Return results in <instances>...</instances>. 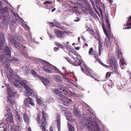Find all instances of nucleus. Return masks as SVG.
<instances>
[{
    "instance_id": "nucleus-1",
    "label": "nucleus",
    "mask_w": 131,
    "mask_h": 131,
    "mask_svg": "<svg viewBox=\"0 0 131 131\" xmlns=\"http://www.w3.org/2000/svg\"><path fill=\"white\" fill-rule=\"evenodd\" d=\"M84 2L86 6V7H82L81 8L83 12L85 15L89 14L91 15L94 18L97 17V16L96 14L94 11L88 1L87 0H84Z\"/></svg>"
},
{
    "instance_id": "nucleus-2",
    "label": "nucleus",
    "mask_w": 131,
    "mask_h": 131,
    "mask_svg": "<svg viewBox=\"0 0 131 131\" xmlns=\"http://www.w3.org/2000/svg\"><path fill=\"white\" fill-rule=\"evenodd\" d=\"M108 63L110 64L109 67L111 68L112 71V73H115L117 76L119 75V74L118 72L117 69V62L115 59L114 58H110L108 61Z\"/></svg>"
},
{
    "instance_id": "nucleus-3",
    "label": "nucleus",
    "mask_w": 131,
    "mask_h": 131,
    "mask_svg": "<svg viewBox=\"0 0 131 131\" xmlns=\"http://www.w3.org/2000/svg\"><path fill=\"white\" fill-rule=\"evenodd\" d=\"M108 63L110 64L109 67L111 68L112 71V73H115L117 76L119 75V74L118 72L117 69V62L115 59L114 58H110L108 61Z\"/></svg>"
},
{
    "instance_id": "nucleus-4",
    "label": "nucleus",
    "mask_w": 131,
    "mask_h": 131,
    "mask_svg": "<svg viewBox=\"0 0 131 131\" xmlns=\"http://www.w3.org/2000/svg\"><path fill=\"white\" fill-rule=\"evenodd\" d=\"M102 27L104 32L106 36L104 41V44H106L107 46H110L112 42V41H111V38H112L113 37L112 33L111 32L107 33V31L105 27V25L104 24H102Z\"/></svg>"
},
{
    "instance_id": "nucleus-5",
    "label": "nucleus",
    "mask_w": 131,
    "mask_h": 131,
    "mask_svg": "<svg viewBox=\"0 0 131 131\" xmlns=\"http://www.w3.org/2000/svg\"><path fill=\"white\" fill-rule=\"evenodd\" d=\"M43 66L42 68L45 71L48 73H51L52 72V69H53L57 71H59V69L56 67L52 66L49 62L45 60H43L42 62Z\"/></svg>"
},
{
    "instance_id": "nucleus-6",
    "label": "nucleus",
    "mask_w": 131,
    "mask_h": 131,
    "mask_svg": "<svg viewBox=\"0 0 131 131\" xmlns=\"http://www.w3.org/2000/svg\"><path fill=\"white\" fill-rule=\"evenodd\" d=\"M19 78L20 77L18 76L10 74L9 78V79L10 81H13V84L15 85L19 88L20 84V82L19 81L20 80Z\"/></svg>"
},
{
    "instance_id": "nucleus-7",
    "label": "nucleus",
    "mask_w": 131,
    "mask_h": 131,
    "mask_svg": "<svg viewBox=\"0 0 131 131\" xmlns=\"http://www.w3.org/2000/svg\"><path fill=\"white\" fill-rule=\"evenodd\" d=\"M7 90L8 91L7 102L8 103L13 105L15 103L14 99V96L12 94L10 89L9 86H7Z\"/></svg>"
},
{
    "instance_id": "nucleus-8",
    "label": "nucleus",
    "mask_w": 131,
    "mask_h": 131,
    "mask_svg": "<svg viewBox=\"0 0 131 131\" xmlns=\"http://www.w3.org/2000/svg\"><path fill=\"white\" fill-rule=\"evenodd\" d=\"M6 109L7 112V114L8 115L9 114L11 115L9 116L7 118L6 120V123L7 124H9L12 123L14 122V120L13 117V115H11V111L8 106H6Z\"/></svg>"
},
{
    "instance_id": "nucleus-9",
    "label": "nucleus",
    "mask_w": 131,
    "mask_h": 131,
    "mask_svg": "<svg viewBox=\"0 0 131 131\" xmlns=\"http://www.w3.org/2000/svg\"><path fill=\"white\" fill-rule=\"evenodd\" d=\"M67 92L66 88L62 86H60L59 88L55 90V92L59 95H62L63 94L66 95Z\"/></svg>"
},
{
    "instance_id": "nucleus-10",
    "label": "nucleus",
    "mask_w": 131,
    "mask_h": 131,
    "mask_svg": "<svg viewBox=\"0 0 131 131\" xmlns=\"http://www.w3.org/2000/svg\"><path fill=\"white\" fill-rule=\"evenodd\" d=\"M98 37L97 38L95 36V38L97 39V40H98V50H99V56H100L101 55V52H102L103 50V48L102 45L103 43L100 40V34L97 33V34Z\"/></svg>"
},
{
    "instance_id": "nucleus-11",
    "label": "nucleus",
    "mask_w": 131,
    "mask_h": 131,
    "mask_svg": "<svg viewBox=\"0 0 131 131\" xmlns=\"http://www.w3.org/2000/svg\"><path fill=\"white\" fill-rule=\"evenodd\" d=\"M24 104L27 107L29 106V104L34 106L35 104L32 99L30 97H27L24 100Z\"/></svg>"
},
{
    "instance_id": "nucleus-12",
    "label": "nucleus",
    "mask_w": 131,
    "mask_h": 131,
    "mask_svg": "<svg viewBox=\"0 0 131 131\" xmlns=\"http://www.w3.org/2000/svg\"><path fill=\"white\" fill-rule=\"evenodd\" d=\"M89 125L88 126V127L91 128V131H98L100 130V128L98 124H95V125H93V123H91L90 124L89 122Z\"/></svg>"
},
{
    "instance_id": "nucleus-13",
    "label": "nucleus",
    "mask_w": 131,
    "mask_h": 131,
    "mask_svg": "<svg viewBox=\"0 0 131 131\" xmlns=\"http://www.w3.org/2000/svg\"><path fill=\"white\" fill-rule=\"evenodd\" d=\"M0 9L1 10L0 13L1 15L3 17H6L8 13L9 9L7 7H5L2 9L1 8H0Z\"/></svg>"
},
{
    "instance_id": "nucleus-14",
    "label": "nucleus",
    "mask_w": 131,
    "mask_h": 131,
    "mask_svg": "<svg viewBox=\"0 0 131 131\" xmlns=\"http://www.w3.org/2000/svg\"><path fill=\"white\" fill-rule=\"evenodd\" d=\"M61 100L63 104L67 106H69L72 101L71 99H69L65 96L61 98Z\"/></svg>"
},
{
    "instance_id": "nucleus-15",
    "label": "nucleus",
    "mask_w": 131,
    "mask_h": 131,
    "mask_svg": "<svg viewBox=\"0 0 131 131\" xmlns=\"http://www.w3.org/2000/svg\"><path fill=\"white\" fill-rule=\"evenodd\" d=\"M26 91L25 95L27 96H33L34 95V93L33 90L29 87L26 89Z\"/></svg>"
},
{
    "instance_id": "nucleus-16",
    "label": "nucleus",
    "mask_w": 131,
    "mask_h": 131,
    "mask_svg": "<svg viewBox=\"0 0 131 131\" xmlns=\"http://www.w3.org/2000/svg\"><path fill=\"white\" fill-rule=\"evenodd\" d=\"M66 32L62 31L60 30H56L55 31V33L57 37L58 38H63L65 36Z\"/></svg>"
},
{
    "instance_id": "nucleus-17",
    "label": "nucleus",
    "mask_w": 131,
    "mask_h": 131,
    "mask_svg": "<svg viewBox=\"0 0 131 131\" xmlns=\"http://www.w3.org/2000/svg\"><path fill=\"white\" fill-rule=\"evenodd\" d=\"M83 67L84 68V69H83V71L82 72H84L86 75L90 76L91 78H94V77L91 74L89 70L87 67H86V65L84 64H83Z\"/></svg>"
},
{
    "instance_id": "nucleus-18",
    "label": "nucleus",
    "mask_w": 131,
    "mask_h": 131,
    "mask_svg": "<svg viewBox=\"0 0 131 131\" xmlns=\"http://www.w3.org/2000/svg\"><path fill=\"white\" fill-rule=\"evenodd\" d=\"M73 62V66H80L81 68L82 71H83L84 68L83 67V64H84L81 63L79 59H77L76 60Z\"/></svg>"
},
{
    "instance_id": "nucleus-19",
    "label": "nucleus",
    "mask_w": 131,
    "mask_h": 131,
    "mask_svg": "<svg viewBox=\"0 0 131 131\" xmlns=\"http://www.w3.org/2000/svg\"><path fill=\"white\" fill-rule=\"evenodd\" d=\"M7 56L2 52V54L0 56V59L2 62L5 64L9 60Z\"/></svg>"
},
{
    "instance_id": "nucleus-20",
    "label": "nucleus",
    "mask_w": 131,
    "mask_h": 131,
    "mask_svg": "<svg viewBox=\"0 0 131 131\" xmlns=\"http://www.w3.org/2000/svg\"><path fill=\"white\" fill-rule=\"evenodd\" d=\"M2 52L7 56H11V52L9 48L7 46L5 49L2 50Z\"/></svg>"
},
{
    "instance_id": "nucleus-21",
    "label": "nucleus",
    "mask_w": 131,
    "mask_h": 131,
    "mask_svg": "<svg viewBox=\"0 0 131 131\" xmlns=\"http://www.w3.org/2000/svg\"><path fill=\"white\" fill-rule=\"evenodd\" d=\"M56 122L57 124V128L58 131H60L61 118L59 114H57L56 117Z\"/></svg>"
},
{
    "instance_id": "nucleus-22",
    "label": "nucleus",
    "mask_w": 131,
    "mask_h": 131,
    "mask_svg": "<svg viewBox=\"0 0 131 131\" xmlns=\"http://www.w3.org/2000/svg\"><path fill=\"white\" fill-rule=\"evenodd\" d=\"M106 27L108 30L107 33L110 32H112L111 31V28H110V24L109 22V20L108 17H106Z\"/></svg>"
},
{
    "instance_id": "nucleus-23",
    "label": "nucleus",
    "mask_w": 131,
    "mask_h": 131,
    "mask_svg": "<svg viewBox=\"0 0 131 131\" xmlns=\"http://www.w3.org/2000/svg\"><path fill=\"white\" fill-rule=\"evenodd\" d=\"M39 79L45 85H47L50 83V81L47 79L43 77H40Z\"/></svg>"
},
{
    "instance_id": "nucleus-24",
    "label": "nucleus",
    "mask_w": 131,
    "mask_h": 131,
    "mask_svg": "<svg viewBox=\"0 0 131 131\" xmlns=\"http://www.w3.org/2000/svg\"><path fill=\"white\" fill-rule=\"evenodd\" d=\"M73 110V113L77 117H79L81 116V112L79 110H78V109L76 108H74Z\"/></svg>"
},
{
    "instance_id": "nucleus-25",
    "label": "nucleus",
    "mask_w": 131,
    "mask_h": 131,
    "mask_svg": "<svg viewBox=\"0 0 131 131\" xmlns=\"http://www.w3.org/2000/svg\"><path fill=\"white\" fill-rule=\"evenodd\" d=\"M4 39L2 32L0 34V49H2L3 45L4 44Z\"/></svg>"
},
{
    "instance_id": "nucleus-26",
    "label": "nucleus",
    "mask_w": 131,
    "mask_h": 131,
    "mask_svg": "<svg viewBox=\"0 0 131 131\" xmlns=\"http://www.w3.org/2000/svg\"><path fill=\"white\" fill-rule=\"evenodd\" d=\"M89 54L93 56L94 58H96L97 55V53L95 51H93V49L92 47L91 48L89 51Z\"/></svg>"
},
{
    "instance_id": "nucleus-27",
    "label": "nucleus",
    "mask_w": 131,
    "mask_h": 131,
    "mask_svg": "<svg viewBox=\"0 0 131 131\" xmlns=\"http://www.w3.org/2000/svg\"><path fill=\"white\" fill-rule=\"evenodd\" d=\"M23 115L25 122L26 123L28 124L29 123V119L26 113L25 112L23 114Z\"/></svg>"
},
{
    "instance_id": "nucleus-28",
    "label": "nucleus",
    "mask_w": 131,
    "mask_h": 131,
    "mask_svg": "<svg viewBox=\"0 0 131 131\" xmlns=\"http://www.w3.org/2000/svg\"><path fill=\"white\" fill-rule=\"evenodd\" d=\"M12 42L13 45L14 47L16 48H18L19 47V43L17 42L15 40L13 39L11 40Z\"/></svg>"
},
{
    "instance_id": "nucleus-29",
    "label": "nucleus",
    "mask_w": 131,
    "mask_h": 131,
    "mask_svg": "<svg viewBox=\"0 0 131 131\" xmlns=\"http://www.w3.org/2000/svg\"><path fill=\"white\" fill-rule=\"evenodd\" d=\"M116 50L117 51L116 53H117V57L119 58L120 57H122V53L121 52V49L117 47L116 48Z\"/></svg>"
},
{
    "instance_id": "nucleus-30",
    "label": "nucleus",
    "mask_w": 131,
    "mask_h": 131,
    "mask_svg": "<svg viewBox=\"0 0 131 131\" xmlns=\"http://www.w3.org/2000/svg\"><path fill=\"white\" fill-rule=\"evenodd\" d=\"M66 116L67 119L70 121L72 122L73 121V120L71 118V114L70 113H67L66 114Z\"/></svg>"
},
{
    "instance_id": "nucleus-31",
    "label": "nucleus",
    "mask_w": 131,
    "mask_h": 131,
    "mask_svg": "<svg viewBox=\"0 0 131 131\" xmlns=\"http://www.w3.org/2000/svg\"><path fill=\"white\" fill-rule=\"evenodd\" d=\"M20 84L22 86H24V88L25 89H26L28 87V86L26 84V81L25 80L20 81Z\"/></svg>"
},
{
    "instance_id": "nucleus-32",
    "label": "nucleus",
    "mask_w": 131,
    "mask_h": 131,
    "mask_svg": "<svg viewBox=\"0 0 131 131\" xmlns=\"http://www.w3.org/2000/svg\"><path fill=\"white\" fill-rule=\"evenodd\" d=\"M126 25L127 26H130V27H128L126 28L127 29L131 28V16H130L128 18V20L127 22Z\"/></svg>"
},
{
    "instance_id": "nucleus-33",
    "label": "nucleus",
    "mask_w": 131,
    "mask_h": 131,
    "mask_svg": "<svg viewBox=\"0 0 131 131\" xmlns=\"http://www.w3.org/2000/svg\"><path fill=\"white\" fill-rule=\"evenodd\" d=\"M16 118L17 121L18 122H20L21 121V119L20 114H18V113L17 111L16 112Z\"/></svg>"
},
{
    "instance_id": "nucleus-34",
    "label": "nucleus",
    "mask_w": 131,
    "mask_h": 131,
    "mask_svg": "<svg viewBox=\"0 0 131 131\" xmlns=\"http://www.w3.org/2000/svg\"><path fill=\"white\" fill-rule=\"evenodd\" d=\"M68 127L69 131H74V128L71 124H68Z\"/></svg>"
},
{
    "instance_id": "nucleus-35",
    "label": "nucleus",
    "mask_w": 131,
    "mask_h": 131,
    "mask_svg": "<svg viewBox=\"0 0 131 131\" xmlns=\"http://www.w3.org/2000/svg\"><path fill=\"white\" fill-rule=\"evenodd\" d=\"M54 43L56 46H57L58 47H59L60 48H63V46L61 45L59 43L56 42H54Z\"/></svg>"
},
{
    "instance_id": "nucleus-36",
    "label": "nucleus",
    "mask_w": 131,
    "mask_h": 131,
    "mask_svg": "<svg viewBox=\"0 0 131 131\" xmlns=\"http://www.w3.org/2000/svg\"><path fill=\"white\" fill-rule=\"evenodd\" d=\"M65 59L69 63L73 65V62L72 60L70 59L69 58L66 57L65 58Z\"/></svg>"
},
{
    "instance_id": "nucleus-37",
    "label": "nucleus",
    "mask_w": 131,
    "mask_h": 131,
    "mask_svg": "<svg viewBox=\"0 0 131 131\" xmlns=\"http://www.w3.org/2000/svg\"><path fill=\"white\" fill-rule=\"evenodd\" d=\"M69 43V42H67L65 46V47L67 49L69 50L71 49V46L70 45L68 44V43Z\"/></svg>"
},
{
    "instance_id": "nucleus-38",
    "label": "nucleus",
    "mask_w": 131,
    "mask_h": 131,
    "mask_svg": "<svg viewBox=\"0 0 131 131\" xmlns=\"http://www.w3.org/2000/svg\"><path fill=\"white\" fill-rule=\"evenodd\" d=\"M20 127V126L18 125L17 124L15 126V129H14V131H18L19 130V128Z\"/></svg>"
},
{
    "instance_id": "nucleus-39",
    "label": "nucleus",
    "mask_w": 131,
    "mask_h": 131,
    "mask_svg": "<svg viewBox=\"0 0 131 131\" xmlns=\"http://www.w3.org/2000/svg\"><path fill=\"white\" fill-rule=\"evenodd\" d=\"M97 57H96V58H94L95 59H96V60L101 65L102 64H103V63L101 61V60H100V59L98 58L97 57Z\"/></svg>"
},
{
    "instance_id": "nucleus-40",
    "label": "nucleus",
    "mask_w": 131,
    "mask_h": 131,
    "mask_svg": "<svg viewBox=\"0 0 131 131\" xmlns=\"http://www.w3.org/2000/svg\"><path fill=\"white\" fill-rule=\"evenodd\" d=\"M111 75V72H107L106 75L105 77L106 78H108Z\"/></svg>"
},
{
    "instance_id": "nucleus-41",
    "label": "nucleus",
    "mask_w": 131,
    "mask_h": 131,
    "mask_svg": "<svg viewBox=\"0 0 131 131\" xmlns=\"http://www.w3.org/2000/svg\"><path fill=\"white\" fill-rule=\"evenodd\" d=\"M10 60L12 61H18L19 60L16 58L15 57H12V59H11Z\"/></svg>"
},
{
    "instance_id": "nucleus-42",
    "label": "nucleus",
    "mask_w": 131,
    "mask_h": 131,
    "mask_svg": "<svg viewBox=\"0 0 131 131\" xmlns=\"http://www.w3.org/2000/svg\"><path fill=\"white\" fill-rule=\"evenodd\" d=\"M90 1V2L91 3L92 6L95 10H96V9L95 8V7L94 5V2L93 1V0H89Z\"/></svg>"
},
{
    "instance_id": "nucleus-43",
    "label": "nucleus",
    "mask_w": 131,
    "mask_h": 131,
    "mask_svg": "<svg viewBox=\"0 0 131 131\" xmlns=\"http://www.w3.org/2000/svg\"><path fill=\"white\" fill-rule=\"evenodd\" d=\"M55 26L56 27L60 28L61 26L60 24L58 23L57 22V23H55V26Z\"/></svg>"
},
{
    "instance_id": "nucleus-44",
    "label": "nucleus",
    "mask_w": 131,
    "mask_h": 131,
    "mask_svg": "<svg viewBox=\"0 0 131 131\" xmlns=\"http://www.w3.org/2000/svg\"><path fill=\"white\" fill-rule=\"evenodd\" d=\"M12 14L13 16L15 17H19V16L17 14H16L13 12V10H12Z\"/></svg>"
},
{
    "instance_id": "nucleus-45",
    "label": "nucleus",
    "mask_w": 131,
    "mask_h": 131,
    "mask_svg": "<svg viewBox=\"0 0 131 131\" xmlns=\"http://www.w3.org/2000/svg\"><path fill=\"white\" fill-rule=\"evenodd\" d=\"M52 2V1H47L44 2L43 4L45 5H46V4H51Z\"/></svg>"
},
{
    "instance_id": "nucleus-46",
    "label": "nucleus",
    "mask_w": 131,
    "mask_h": 131,
    "mask_svg": "<svg viewBox=\"0 0 131 131\" xmlns=\"http://www.w3.org/2000/svg\"><path fill=\"white\" fill-rule=\"evenodd\" d=\"M60 77L59 75L55 76L54 77L55 79L59 81V80Z\"/></svg>"
},
{
    "instance_id": "nucleus-47",
    "label": "nucleus",
    "mask_w": 131,
    "mask_h": 131,
    "mask_svg": "<svg viewBox=\"0 0 131 131\" xmlns=\"http://www.w3.org/2000/svg\"><path fill=\"white\" fill-rule=\"evenodd\" d=\"M120 61L121 64L122 66H123L125 63V62L123 60H120Z\"/></svg>"
},
{
    "instance_id": "nucleus-48",
    "label": "nucleus",
    "mask_w": 131,
    "mask_h": 131,
    "mask_svg": "<svg viewBox=\"0 0 131 131\" xmlns=\"http://www.w3.org/2000/svg\"><path fill=\"white\" fill-rule=\"evenodd\" d=\"M49 23L50 25L51 26H52V27H54V26H55V23H53L52 22H49Z\"/></svg>"
},
{
    "instance_id": "nucleus-49",
    "label": "nucleus",
    "mask_w": 131,
    "mask_h": 131,
    "mask_svg": "<svg viewBox=\"0 0 131 131\" xmlns=\"http://www.w3.org/2000/svg\"><path fill=\"white\" fill-rule=\"evenodd\" d=\"M71 52H72L73 54L76 55H77L78 54V53L74 51H71Z\"/></svg>"
},
{
    "instance_id": "nucleus-50",
    "label": "nucleus",
    "mask_w": 131,
    "mask_h": 131,
    "mask_svg": "<svg viewBox=\"0 0 131 131\" xmlns=\"http://www.w3.org/2000/svg\"><path fill=\"white\" fill-rule=\"evenodd\" d=\"M80 20V18L79 17H77L74 20V21L76 22H78Z\"/></svg>"
},
{
    "instance_id": "nucleus-51",
    "label": "nucleus",
    "mask_w": 131,
    "mask_h": 131,
    "mask_svg": "<svg viewBox=\"0 0 131 131\" xmlns=\"http://www.w3.org/2000/svg\"><path fill=\"white\" fill-rule=\"evenodd\" d=\"M37 101L38 104H40L41 103V100L40 99H37Z\"/></svg>"
},
{
    "instance_id": "nucleus-52",
    "label": "nucleus",
    "mask_w": 131,
    "mask_h": 131,
    "mask_svg": "<svg viewBox=\"0 0 131 131\" xmlns=\"http://www.w3.org/2000/svg\"><path fill=\"white\" fill-rule=\"evenodd\" d=\"M88 44L87 43H85L83 47V48H86L88 47Z\"/></svg>"
},
{
    "instance_id": "nucleus-53",
    "label": "nucleus",
    "mask_w": 131,
    "mask_h": 131,
    "mask_svg": "<svg viewBox=\"0 0 131 131\" xmlns=\"http://www.w3.org/2000/svg\"><path fill=\"white\" fill-rule=\"evenodd\" d=\"M53 49L55 51H57L58 50L59 48L57 47H54Z\"/></svg>"
},
{
    "instance_id": "nucleus-54",
    "label": "nucleus",
    "mask_w": 131,
    "mask_h": 131,
    "mask_svg": "<svg viewBox=\"0 0 131 131\" xmlns=\"http://www.w3.org/2000/svg\"><path fill=\"white\" fill-rule=\"evenodd\" d=\"M28 69L26 68L24 71V72H25L26 74L28 73Z\"/></svg>"
},
{
    "instance_id": "nucleus-55",
    "label": "nucleus",
    "mask_w": 131,
    "mask_h": 131,
    "mask_svg": "<svg viewBox=\"0 0 131 131\" xmlns=\"http://www.w3.org/2000/svg\"><path fill=\"white\" fill-rule=\"evenodd\" d=\"M101 65L105 68H108V66L106 64H104L103 63V64H102Z\"/></svg>"
},
{
    "instance_id": "nucleus-56",
    "label": "nucleus",
    "mask_w": 131,
    "mask_h": 131,
    "mask_svg": "<svg viewBox=\"0 0 131 131\" xmlns=\"http://www.w3.org/2000/svg\"><path fill=\"white\" fill-rule=\"evenodd\" d=\"M101 65L105 68H108V66L106 64H104L103 63V64H102Z\"/></svg>"
},
{
    "instance_id": "nucleus-57",
    "label": "nucleus",
    "mask_w": 131,
    "mask_h": 131,
    "mask_svg": "<svg viewBox=\"0 0 131 131\" xmlns=\"http://www.w3.org/2000/svg\"><path fill=\"white\" fill-rule=\"evenodd\" d=\"M109 3L110 5L112 4V3L113 2V0H108Z\"/></svg>"
},
{
    "instance_id": "nucleus-58",
    "label": "nucleus",
    "mask_w": 131,
    "mask_h": 131,
    "mask_svg": "<svg viewBox=\"0 0 131 131\" xmlns=\"http://www.w3.org/2000/svg\"><path fill=\"white\" fill-rule=\"evenodd\" d=\"M10 64H6V67L8 69L10 67Z\"/></svg>"
},
{
    "instance_id": "nucleus-59",
    "label": "nucleus",
    "mask_w": 131,
    "mask_h": 131,
    "mask_svg": "<svg viewBox=\"0 0 131 131\" xmlns=\"http://www.w3.org/2000/svg\"><path fill=\"white\" fill-rule=\"evenodd\" d=\"M81 39L82 40H83L85 41V39L83 36H81Z\"/></svg>"
},
{
    "instance_id": "nucleus-60",
    "label": "nucleus",
    "mask_w": 131,
    "mask_h": 131,
    "mask_svg": "<svg viewBox=\"0 0 131 131\" xmlns=\"http://www.w3.org/2000/svg\"><path fill=\"white\" fill-rule=\"evenodd\" d=\"M32 74L34 75H35L36 74V72L34 70H33L32 71Z\"/></svg>"
},
{
    "instance_id": "nucleus-61",
    "label": "nucleus",
    "mask_w": 131,
    "mask_h": 131,
    "mask_svg": "<svg viewBox=\"0 0 131 131\" xmlns=\"http://www.w3.org/2000/svg\"><path fill=\"white\" fill-rule=\"evenodd\" d=\"M56 9L55 8H53L51 10V11L52 12H53Z\"/></svg>"
},
{
    "instance_id": "nucleus-62",
    "label": "nucleus",
    "mask_w": 131,
    "mask_h": 131,
    "mask_svg": "<svg viewBox=\"0 0 131 131\" xmlns=\"http://www.w3.org/2000/svg\"><path fill=\"white\" fill-rule=\"evenodd\" d=\"M75 48L77 50H79L80 49V47H75Z\"/></svg>"
},
{
    "instance_id": "nucleus-63",
    "label": "nucleus",
    "mask_w": 131,
    "mask_h": 131,
    "mask_svg": "<svg viewBox=\"0 0 131 131\" xmlns=\"http://www.w3.org/2000/svg\"><path fill=\"white\" fill-rule=\"evenodd\" d=\"M28 131H32L30 127H29L28 128Z\"/></svg>"
},
{
    "instance_id": "nucleus-64",
    "label": "nucleus",
    "mask_w": 131,
    "mask_h": 131,
    "mask_svg": "<svg viewBox=\"0 0 131 131\" xmlns=\"http://www.w3.org/2000/svg\"><path fill=\"white\" fill-rule=\"evenodd\" d=\"M2 3L0 2V8L2 7Z\"/></svg>"
}]
</instances>
